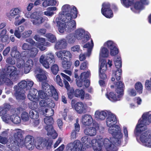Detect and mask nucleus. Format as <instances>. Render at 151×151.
Wrapping results in <instances>:
<instances>
[{"label":"nucleus","mask_w":151,"mask_h":151,"mask_svg":"<svg viewBox=\"0 0 151 151\" xmlns=\"http://www.w3.org/2000/svg\"><path fill=\"white\" fill-rule=\"evenodd\" d=\"M111 135L113 137L98 139L84 136L81 139L82 143L79 140H76L68 144L67 151H85L83 145L87 148H92L94 151H102L104 146L107 151H117V149L114 145L120 144L122 142L123 135L119 140Z\"/></svg>","instance_id":"f257e3e1"},{"label":"nucleus","mask_w":151,"mask_h":151,"mask_svg":"<svg viewBox=\"0 0 151 151\" xmlns=\"http://www.w3.org/2000/svg\"><path fill=\"white\" fill-rule=\"evenodd\" d=\"M114 63L115 66L118 68L115 72H113L112 73L113 76H115L117 81L116 83L114 84L116 93L111 92L105 95L109 100L113 102L119 101L121 99L124 94V83L121 81H119L120 79L122 73V70L120 68L122 65L121 58L118 57L115 58Z\"/></svg>","instance_id":"f03ea898"},{"label":"nucleus","mask_w":151,"mask_h":151,"mask_svg":"<svg viewBox=\"0 0 151 151\" xmlns=\"http://www.w3.org/2000/svg\"><path fill=\"white\" fill-rule=\"evenodd\" d=\"M14 133V137L12 140V138H9L7 142V138L0 136V143L5 144L7 142V147L10 148L13 151L17 146L22 147L24 145L23 141L21 139L23 132L19 129H15L13 131Z\"/></svg>","instance_id":"7ed1b4c3"},{"label":"nucleus","mask_w":151,"mask_h":151,"mask_svg":"<svg viewBox=\"0 0 151 151\" xmlns=\"http://www.w3.org/2000/svg\"><path fill=\"white\" fill-rule=\"evenodd\" d=\"M107 116L106 123V125L109 127L108 129L109 133L115 136L117 139H120L122 138V133L120 126L115 124L117 122L115 115L109 111Z\"/></svg>","instance_id":"20e7f679"},{"label":"nucleus","mask_w":151,"mask_h":151,"mask_svg":"<svg viewBox=\"0 0 151 151\" xmlns=\"http://www.w3.org/2000/svg\"><path fill=\"white\" fill-rule=\"evenodd\" d=\"M63 15L60 14L59 17L56 18L55 22L57 24L58 32L63 33L65 31L68 32L73 31L76 28V22L75 20L66 22L64 18H62Z\"/></svg>","instance_id":"39448f33"},{"label":"nucleus","mask_w":151,"mask_h":151,"mask_svg":"<svg viewBox=\"0 0 151 151\" xmlns=\"http://www.w3.org/2000/svg\"><path fill=\"white\" fill-rule=\"evenodd\" d=\"M60 14L63 15L62 18H64L65 19L64 21L68 22L77 17V12L76 7L67 4L62 6L61 11L59 13L58 17Z\"/></svg>","instance_id":"423d86ee"},{"label":"nucleus","mask_w":151,"mask_h":151,"mask_svg":"<svg viewBox=\"0 0 151 151\" xmlns=\"http://www.w3.org/2000/svg\"><path fill=\"white\" fill-rule=\"evenodd\" d=\"M151 123V111L144 113L139 120L134 132L147 131L146 126Z\"/></svg>","instance_id":"0eeeda50"},{"label":"nucleus","mask_w":151,"mask_h":151,"mask_svg":"<svg viewBox=\"0 0 151 151\" xmlns=\"http://www.w3.org/2000/svg\"><path fill=\"white\" fill-rule=\"evenodd\" d=\"M33 38L37 42H35L31 38L26 39V41L38 48L41 51H44L46 49V47L45 46H49L51 45L50 43L46 41L45 38L40 37L38 35L36 34L35 35Z\"/></svg>","instance_id":"6e6552de"},{"label":"nucleus","mask_w":151,"mask_h":151,"mask_svg":"<svg viewBox=\"0 0 151 151\" xmlns=\"http://www.w3.org/2000/svg\"><path fill=\"white\" fill-rule=\"evenodd\" d=\"M134 132L137 141L146 147H151V134L147 131Z\"/></svg>","instance_id":"1a4fd4ad"},{"label":"nucleus","mask_w":151,"mask_h":151,"mask_svg":"<svg viewBox=\"0 0 151 151\" xmlns=\"http://www.w3.org/2000/svg\"><path fill=\"white\" fill-rule=\"evenodd\" d=\"M21 11L20 9L18 7L14 8L12 9L9 12L6 14V16L10 21H12L14 18V24L16 26L19 25L25 21V19L22 18L21 20L19 19L20 16L18 14L20 13Z\"/></svg>","instance_id":"9d476101"},{"label":"nucleus","mask_w":151,"mask_h":151,"mask_svg":"<svg viewBox=\"0 0 151 151\" xmlns=\"http://www.w3.org/2000/svg\"><path fill=\"white\" fill-rule=\"evenodd\" d=\"M44 122L46 124L45 126V129L47 132V134L53 139L56 138L58 134L54 130L52 126L54 123L53 118L52 117L47 116L44 119Z\"/></svg>","instance_id":"9b49d317"},{"label":"nucleus","mask_w":151,"mask_h":151,"mask_svg":"<svg viewBox=\"0 0 151 151\" xmlns=\"http://www.w3.org/2000/svg\"><path fill=\"white\" fill-rule=\"evenodd\" d=\"M39 62L46 68H50L51 64L55 62V59L53 54L50 52L46 55H42L39 58Z\"/></svg>","instance_id":"f8f14e48"},{"label":"nucleus","mask_w":151,"mask_h":151,"mask_svg":"<svg viewBox=\"0 0 151 151\" xmlns=\"http://www.w3.org/2000/svg\"><path fill=\"white\" fill-rule=\"evenodd\" d=\"M16 66L19 69H24V72L27 74L29 73L33 65V61L31 59L28 60L25 63L24 61L22 59V58L19 60H16Z\"/></svg>","instance_id":"ddd939ff"},{"label":"nucleus","mask_w":151,"mask_h":151,"mask_svg":"<svg viewBox=\"0 0 151 151\" xmlns=\"http://www.w3.org/2000/svg\"><path fill=\"white\" fill-rule=\"evenodd\" d=\"M104 129L103 127L100 126L97 123L95 122L93 123V126L91 127H86L84 130V133L88 136L90 137L95 136L98 130L100 132L103 131Z\"/></svg>","instance_id":"4468645a"},{"label":"nucleus","mask_w":151,"mask_h":151,"mask_svg":"<svg viewBox=\"0 0 151 151\" xmlns=\"http://www.w3.org/2000/svg\"><path fill=\"white\" fill-rule=\"evenodd\" d=\"M76 38L78 40H81L83 43H85L90 39V35L89 33L85 31L82 28H78L76 29L74 32Z\"/></svg>","instance_id":"2eb2a0df"},{"label":"nucleus","mask_w":151,"mask_h":151,"mask_svg":"<svg viewBox=\"0 0 151 151\" xmlns=\"http://www.w3.org/2000/svg\"><path fill=\"white\" fill-rule=\"evenodd\" d=\"M72 108L75 109L77 113L82 114L86 112V105L83 102L79 101L75 104V101L72 100L71 101Z\"/></svg>","instance_id":"dca6fc26"},{"label":"nucleus","mask_w":151,"mask_h":151,"mask_svg":"<svg viewBox=\"0 0 151 151\" xmlns=\"http://www.w3.org/2000/svg\"><path fill=\"white\" fill-rule=\"evenodd\" d=\"M5 74L12 80H14L18 77L19 72L17 68L13 65H9L7 67Z\"/></svg>","instance_id":"f3484780"},{"label":"nucleus","mask_w":151,"mask_h":151,"mask_svg":"<svg viewBox=\"0 0 151 151\" xmlns=\"http://www.w3.org/2000/svg\"><path fill=\"white\" fill-rule=\"evenodd\" d=\"M101 12L103 15L108 18H111L113 16L110 4L108 2L104 3L102 4Z\"/></svg>","instance_id":"a211bd4d"},{"label":"nucleus","mask_w":151,"mask_h":151,"mask_svg":"<svg viewBox=\"0 0 151 151\" xmlns=\"http://www.w3.org/2000/svg\"><path fill=\"white\" fill-rule=\"evenodd\" d=\"M109 111L106 110H97L94 114V116L95 119L98 121L104 120L109 113Z\"/></svg>","instance_id":"6ab92c4d"},{"label":"nucleus","mask_w":151,"mask_h":151,"mask_svg":"<svg viewBox=\"0 0 151 151\" xmlns=\"http://www.w3.org/2000/svg\"><path fill=\"white\" fill-rule=\"evenodd\" d=\"M57 57L61 60H70L72 55L70 51L67 50H61L55 52Z\"/></svg>","instance_id":"aec40b11"},{"label":"nucleus","mask_w":151,"mask_h":151,"mask_svg":"<svg viewBox=\"0 0 151 151\" xmlns=\"http://www.w3.org/2000/svg\"><path fill=\"white\" fill-rule=\"evenodd\" d=\"M109 54V50L104 46L101 47L99 52L100 63H104V61L105 63H106V61L104 58L108 57Z\"/></svg>","instance_id":"412c9836"},{"label":"nucleus","mask_w":151,"mask_h":151,"mask_svg":"<svg viewBox=\"0 0 151 151\" xmlns=\"http://www.w3.org/2000/svg\"><path fill=\"white\" fill-rule=\"evenodd\" d=\"M35 72L37 74L36 78L39 81L42 82L47 79V73L45 71L40 68H37L35 69Z\"/></svg>","instance_id":"4be33fe9"},{"label":"nucleus","mask_w":151,"mask_h":151,"mask_svg":"<svg viewBox=\"0 0 151 151\" xmlns=\"http://www.w3.org/2000/svg\"><path fill=\"white\" fill-rule=\"evenodd\" d=\"M33 15L34 16L32 19H33L31 21L33 24L38 25L44 22V19L41 16L40 12H35V14Z\"/></svg>","instance_id":"5701e85b"},{"label":"nucleus","mask_w":151,"mask_h":151,"mask_svg":"<svg viewBox=\"0 0 151 151\" xmlns=\"http://www.w3.org/2000/svg\"><path fill=\"white\" fill-rule=\"evenodd\" d=\"M80 121L83 125L89 126L93 123V119L91 115L85 114L82 116Z\"/></svg>","instance_id":"b1692460"},{"label":"nucleus","mask_w":151,"mask_h":151,"mask_svg":"<svg viewBox=\"0 0 151 151\" xmlns=\"http://www.w3.org/2000/svg\"><path fill=\"white\" fill-rule=\"evenodd\" d=\"M38 92L37 90L34 88L31 89L27 95L28 99L34 102H39V97L37 95Z\"/></svg>","instance_id":"393cba45"},{"label":"nucleus","mask_w":151,"mask_h":151,"mask_svg":"<svg viewBox=\"0 0 151 151\" xmlns=\"http://www.w3.org/2000/svg\"><path fill=\"white\" fill-rule=\"evenodd\" d=\"M40 105L42 107H46L49 108H53L55 106V104L50 98L47 99L41 100L39 103Z\"/></svg>","instance_id":"a878e982"},{"label":"nucleus","mask_w":151,"mask_h":151,"mask_svg":"<svg viewBox=\"0 0 151 151\" xmlns=\"http://www.w3.org/2000/svg\"><path fill=\"white\" fill-rule=\"evenodd\" d=\"M90 72L88 70L87 72H84L82 73L80 75V79L82 81H83V84H84L86 88L88 87L90 85V81L88 80H86L90 76Z\"/></svg>","instance_id":"bb28decb"},{"label":"nucleus","mask_w":151,"mask_h":151,"mask_svg":"<svg viewBox=\"0 0 151 151\" xmlns=\"http://www.w3.org/2000/svg\"><path fill=\"white\" fill-rule=\"evenodd\" d=\"M47 141L40 138H37L35 140V145L38 149H42L46 146Z\"/></svg>","instance_id":"cd10ccee"},{"label":"nucleus","mask_w":151,"mask_h":151,"mask_svg":"<svg viewBox=\"0 0 151 151\" xmlns=\"http://www.w3.org/2000/svg\"><path fill=\"white\" fill-rule=\"evenodd\" d=\"M14 95L16 99L18 100H22L26 98V96L24 91L20 89L14 88Z\"/></svg>","instance_id":"c85d7f7f"},{"label":"nucleus","mask_w":151,"mask_h":151,"mask_svg":"<svg viewBox=\"0 0 151 151\" xmlns=\"http://www.w3.org/2000/svg\"><path fill=\"white\" fill-rule=\"evenodd\" d=\"M100 67L99 68V75L100 78L104 79L106 78V76L105 73L106 69V65L104 61V63H100Z\"/></svg>","instance_id":"c756f323"},{"label":"nucleus","mask_w":151,"mask_h":151,"mask_svg":"<svg viewBox=\"0 0 151 151\" xmlns=\"http://www.w3.org/2000/svg\"><path fill=\"white\" fill-rule=\"evenodd\" d=\"M10 53L11 57L16 60H19L22 58L21 54L17 50V47L16 46L11 48Z\"/></svg>","instance_id":"7c9ffc66"},{"label":"nucleus","mask_w":151,"mask_h":151,"mask_svg":"<svg viewBox=\"0 0 151 151\" xmlns=\"http://www.w3.org/2000/svg\"><path fill=\"white\" fill-rule=\"evenodd\" d=\"M20 108L17 109L15 110V113L17 114V115L11 116L10 120L15 124H17L21 122V118L19 116L17 115L20 114Z\"/></svg>","instance_id":"2f4dec72"},{"label":"nucleus","mask_w":151,"mask_h":151,"mask_svg":"<svg viewBox=\"0 0 151 151\" xmlns=\"http://www.w3.org/2000/svg\"><path fill=\"white\" fill-rule=\"evenodd\" d=\"M78 120L77 119L76 123L75 124V129L72 131L71 133V138L73 139H74L78 136V132L80 129V126L78 122Z\"/></svg>","instance_id":"473e14b6"},{"label":"nucleus","mask_w":151,"mask_h":151,"mask_svg":"<svg viewBox=\"0 0 151 151\" xmlns=\"http://www.w3.org/2000/svg\"><path fill=\"white\" fill-rule=\"evenodd\" d=\"M66 44V40L65 39L58 40L56 43L54 48L56 50L64 49L65 47Z\"/></svg>","instance_id":"72a5a7b5"},{"label":"nucleus","mask_w":151,"mask_h":151,"mask_svg":"<svg viewBox=\"0 0 151 151\" xmlns=\"http://www.w3.org/2000/svg\"><path fill=\"white\" fill-rule=\"evenodd\" d=\"M49 92H48L47 95L49 98L52 96L54 99L57 101L58 99V96L56 89L53 86H51L50 87Z\"/></svg>","instance_id":"f704fd0d"},{"label":"nucleus","mask_w":151,"mask_h":151,"mask_svg":"<svg viewBox=\"0 0 151 151\" xmlns=\"http://www.w3.org/2000/svg\"><path fill=\"white\" fill-rule=\"evenodd\" d=\"M131 9L134 12L138 13L143 9V4L140 2H136L134 4L133 7Z\"/></svg>","instance_id":"c9c22d12"},{"label":"nucleus","mask_w":151,"mask_h":151,"mask_svg":"<svg viewBox=\"0 0 151 151\" xmlns=\"http://www.w3.org/2000/svg\"><path fill=\"white\" fill-rule=\"evenodd\" d=\"M74 95L75 97L80 98L81 99L84 98L85 91L81 89H77L74 91Z\"/></svg>","instance_id":"e433bc0d"},{"label":"nucleus","mask_w":151,"mask_h":151,"mask_svg":"<svg viewBox=\"0 0 151 151\" xmlns=\"http://www.w3.org/2000/svg\"><path fill=\"white\" fill-rule=\"evenodd\" d=\"M6 30L4 29L0 33V38L1 41L3 42H6L9 38L8 35H6Z\"/></svg>","instance_id":"4c0bfd02"},{"label":"nucleus","mask_w":151,"mask_h":151,"mask_svg":"<svg viewBox=\"0 0 151 151\" xmlns=\"http://www.w3.org/2000/svg\"><path fill=\"white\" fill-rule=\"evenodd\" d=\"M93 46V42L91 39V42H89L83 45V48H86L87 49V56H89L91 55Z\"/></svg>","instance_id":"58836bf2"},{"label":"nucleus","mask_w":151,"mask_h":151,"mask_svg":"<svg viewBox=\"0 0 151 151\" xmlns=\"http://www.w3.org/2000/svg\"><path fill=\"white\" fill-rule=\"evenodd\" d=\"M37 96L39 97V101L40 99H48L49 98L48 96L47 95V92H45L44 91L40 90L38 91Z\"/></svg>","instance_id":"ea45409f"},{"label":"nucleus","mask_w":151,"mask_h":151,"mask_svg":"<svg viewBox=\"0 0 151 151\" xmlns=\"http://www.w3.org/2000/svg\"><path fill=\"white\" fill-rule=\"evenodd\" d=\"M76 37L74 34L71 33L68 35L66 37V39L68 42L70 44L73 43L76 40Z\"/></svg>","instance_id":"a19ab883"},{"label":"nucleus","mask_w":151,"mask_h":151,"mask_svg":"<svg viewBox=\"0 0 151 151\" xmlns=\"http://www.w3.org/2000/svg\"><path fill=\"white\" fill-rule=\"evenodd\" d=\"M117 45L114 41L112 40H108L105 42L103 45L104 47L110 49L115 47Z\"/></svg>","instance_id":"79ce46f5"},{"label":"nucleus","mask_w":151,"mask_h":151,"mask_svg":"<svg viewBox=\"0 0 151 151\" xmlns=\"http://www.w3.org/2000/svg\"><path fill=\"white\" fill-rule=\"evenodd\" d=\"M45 37L47 38L49 41L52 43H54L57 40L55 36L51 33H48L46 34Z\"/></svg>","instance_id":"37998d69"},{"label":"nucleus","mask_w":151,"mask_h":151,"mask_svg":"<svg viewBox=\"0 0 151 151\" xmlns=\"http://www.w3.org/2000/svg\"><path fill=\"white\" fill-rule=\"evenodd\" d=\"M9 105L7 104H4V107H0V116L2 117L5 114H6L7 112L6 109L7 108H9Z\"/></svg>","instance_id":"c03bdc74"},{"label":"nucleus","mask_w":151,"mask_h":151,"mask_svg":"<svg viewBox=\"0 0 151 151\" xmlns=\"http://www.w3.org/2000/svg\"><path fill=\"white\" fill-rule=\"evenodd\" d=\"M26 80H22L19 82L18 85V86H15L14 87V88L20 89L22 90L23 89L25 88H27Z\"/></svg>","instance_id":"a18cd8bd"},{"label":"nucleus","mask_w":151,"mask_h":151,"mask_svg":"<svg viewBox=\"0 0 151 151\" xmlns=\"http://www.w3.org/2000/svg\"><path fill=\"white\" fill-rule=\"evenodd\" d=\"M38 50L36 48H32L28 51V55L31 57H35L37 54Z\"/></svg>","instance_id":"49530a36"},{"label":"nucleus","mask_w":151,"mask_h":151,"mask_svg":"<svg viewBox=\"0 0 151 151\" xmlns=\"http://www.w3.org/2000/svg\"><path fill=\"white\" fill-rule=\"evenodd\" d=\"M0 77L1 78V81H2L3 79L4 80V82L2 84L6 83L9 85L11 86L12 85V82L8 78V77L5 74L1 75Z\"/></svg>","instance_id":"de8ad7c7"},{"label":"nucleus","mask_w":151,"mask_h":151,"mask_svg":"<svg viewBox=\"0 0 151 151\" xmlns=\"http://www.w3.org/2000/svg\"><path fill=\"white\" fill-rule=\"evenodd\" d=\"M62 64L63 67L66 69H69L71 65V63L68 62V60H62Z\"/></svg>","instance_id":"09e8293b"},{"label":"nucleus","mask_w":151,"mask_h":151,"mask_svg":"<svg viewBox=\"0 0 151 151\" xmlns=\"http://www.w3.org/2000/svg\"><path fill=\"white\" fill-rule=\"evenodd\" d=\"M29 115L30 117L33 119H36L39 117L37 112L35 110H32L29 112Z\"/></svg>","instance_id":"8fccbe9b"},{"label":"nucleus","mask_w":151,"mask_h":151,"mask_svg":"<svg viewBox=\"0 0 151 151\" xmlns=\"http://www.w3.org/2000/svg\"><path fill=\"white\" fill-rule=\"evenodd\" d=\"M121 2L125 6L128 7L132 5L134 2V0H120Z\"/></svg>","instance_id":"3c124183"},{"label":"nucleus","mask_w":151,"mask_h":151,"mask_svg":"<svg viewBox=\"0 0 151 151\" xmlns=\"http://www.w3.org/2000/svg\"><path fill=\"white\" fill-rule=\"evenodd\" d=\"M110 49V54L111 56H114L119 53V50L117 45Z\"/></svg>","instance_id":"603ef678"},{"label":"nucleus","mask_w":151,"mask_h":151,"mask_svg":"<svg viewBox=\"0 0 151 151\" xmlns=\"http://www.w3.org/2000/svg\"><path fill=\"white\" fill-rule=\"evenodd\" d=\"M135 88L139 93H142L143 86L141 83L138 82L136 83L135 84Z\"/></svg>","instance_id":"864d4df0"},{"label":"nucleus","mask_w":151,"mask_h":151,"mask_svg":"<svg viewBox=\"0 0 151 151\" xmlns=\"http://www.w3.org/2000/svg\"><path fill=\"white\" fill-rule=\"evenodd\" d=\"M51 86H50L48 84L45 82H43L42 84V89L43 91H45L46 92H49L50 87Z\"/></svg>","instance_id":"5fc2aeb1"},{"label":"nucleus","mask_w":151,"mask_h":151,"mask_svg":"<svg viewBox=\"0 0 151 151\" xmlns=\"http://www.w3.org/2000/svg\"><path fill=\"white\" fill-rule=\"evenodd\" d=\"M32 33V30H26L22 34V37L23 38H26L30 37Z\"/></svg>","instance_id":"6e6d98bb"},{"label":"nucleus","mask_w":151,"mask_h":151,"mask_svg":"<svg viewBox=\"0 0 151 151\" xmlns=\"http://www.w3.org/2000/svg\"><path fill=\"white\" fill-rule=\"evenodd\" d=\"M11 116H9V114H8V112L6 113L4 116L1 117V119H2L3 121L4 122L8 123L10 120V118Z\"/></svg>","instance_id":"4d7b16f0"},{"label":"nucleus","mask_w":151,"mask_h":151,"mask_svg":"<svg viewBox=\"0 0 151 151\" xmlns=\"http://www.w3.org/2000/svg\"><path fill=\"white\" fill-rule=\"evenodd\" d=\"M32 142H35L33 136L28 135L25 137L24 140L25 144L32 143Z\"/></svg>","instance_id":"13d9d810"},{"label":"nucleus","mask_w":151,"mask_h":151,"mask_svg":"<svg viewBox=\"0 0 151 151\" xmlns=\"http://www.w3.org/2000/svg\"><path fill=\"white\" fill-rule=\"evenodd\" d=\"M127 92L128 95L129 96L132 97L135 96L137 94L136 90L133 88H130L128 89Z\"/></svg>","instance_id":"bf43d9fd"},{"label":"nucleus","mask_w":151,"mask_h":151,"mask_svg":"<svg viewBox=\"0 0 151 151\" xmlns=\"http://www.w3.org/2000/svg\"><path fill=\"white\" fill-rule=\"evenodd\" d=\"M51 69L52 73L55 75L57 74L59 70L58 66L56 64L53 65L51 67Z\"/></svg>","instance_id":"052dcab7"},{"label":"nucleus","mask_w":151,"mask_h":151,"mask_svg":"<svg viewBox=\"0 0 151 151\" xmlns=\"http://www.w3.org/2000/svg\"><path fill=\"white\" fill-rule=\"evenodd\" d=\"M47 113L46 115H47L48 116L51 117L54 114V110L52 108H45V112H44Z\"/></svg>","instance_id":"680f3d73"},{"label":"nucleus","mask_w":151,"mask_h":151,"mask_svg":"<svg viewBox=\"0 0 151 151\" xmlns=\"http://www.w3.org/2000/svg\"><path fill=\"white\" fill-rule=\"evenodd\" d=\"M13 58L9 57L6 60V62L7 63L11 65H14L15 64L16 61Z\"/></svg>","instance_id":"e2e57ef3"},{"label":"nucleus","mask_w":151,"mask_h":151,"mask_svg":"<svg viewBox=\"0 0 151 151\" xmlns=\"http://www.w3.org/2000/svg\"><path fill=\"white\" fill-rule=\"evenodd\" d=\"M145 88L146 90L151 92V83L149 80H146L145 83Z\"/></svg>","instance_id":"0e129e2a"},{"label":"nucleus","mask_w":151,"mask_h":151,"mask_svg":"<svg viewBox=\"0 0 151 151\" xmlns=\"http://www.w3.org/2000/svg\"><path fill=\"white\" fill-rule=\"evenodd\" d=\"M123 131L124 135V138L125 140L129 139L128 132L127 128L124 126L123 127Z\"/></svg>","instance_id":"69168bd1"},{"label":"nucleus","mask_w":151,"mask_h":151,"mask_svg":"<svg viewBox=\"0 0 151 151\" xmlns=\"http://www.w3.org/2000/svg\"><path fill=\"white\" fill-rule=\"evenodd\" d=\"M21 118L24 121H27L29 119V116L28 113L26 112H23L22 114Z\"/></svg>","instance_id":"338daca9"},{"label":"nucleus","mask_w":151,"mask_h":151,"mask_svg":"<svg viewBox=\"0 0 151 151\" xmlns=\"http://www.w3.org/2000/svg\"><path fill=\"white\" fill-rule=\"evenodd\" d=\"M25 145L26 148L29 150H32L34 148L35 146V142L26 143Z\"/></svg>","instance_id":"774afa93"}]
</instances>
